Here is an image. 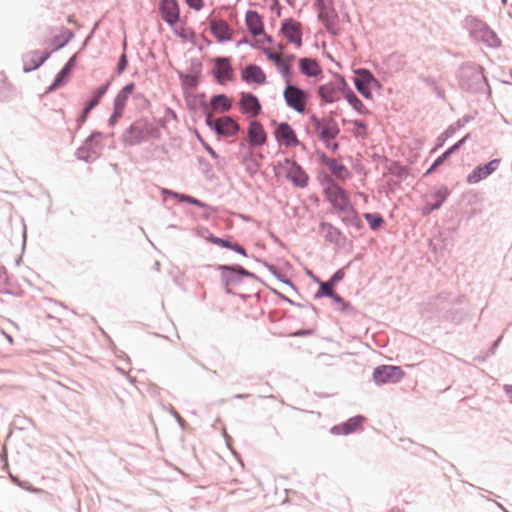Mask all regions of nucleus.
<instances>
[{
    "instance_id": "48",
    "label": "nucleus",
    "mask_w": 512,
    "mask_h": 512,
    "mask_svg": "<svg viewBox=\"0 0 512 512\" xmlns=\"http://www.w3.org/2000/svg\"><path fill=\"white\" fill-rule=\"evenodd\" d=\"M42 62H43V59H42L40 62L36 63L33 67L26 68L25 70H31V69H33V68H36V67H38Z\"/></svg>"
},
{
    "instance_id": "23",
    "label": "nucleus",
    "mask_w": 512,
    "mask_h": 512,
    "mask_svg": "<svg viewBox=\"0 0 512 512\" xmlns=\"http://www.w3.org/2000/svg\"><path fill=\"white\" fill-rule=\"evenodd\" d=\"M109 87V83L104 84L103 86L97 88L95 91H93L91 99L87 103L86 107L83 110V113L81 115V122H84L90 113V111L99 104L101 98L104 96V94L107 92V89Z\"/></svg>"
},
{
    "instance_id": "12",
    "label": "nucleus",
    "mask_w": 512,
    "mask_h": 512,
    "mask_svg": "<svg viewBox=\"0 0 512 512\" xmlns=\"http://www.w3.org/2000/svg\"><path fill=\"white\" fill-rule=\"evenodd\" d=\"M500 162H501L500 159H493L485 165L477 166L467 176V182L470 184H476V183L480 182L481 180L486 179L489 175H491L493 172H495L498 169Z\"/></svg>"
},
{
    "instance_id": "31",
    "label": "nucleus",
    "mask_w": 512,
    "mask_h": 512,
    "mask_svg": "<svg viewBox=\"0 0 512 512\" xmlns=\"http://www.w3.org/2000/svg\"><path fill=\"white\" fill-rule=\"evenodd\" d=\"M465 138L458 141L456 144H454L452 147H450L447 151H445L440 157H438L431 168L427 171V173L432 172L435 170L438 166H440L455 150H457L461 144L464 142Z\"/></svg>"
},
{
    "instance_id": "27",
    "label": "nucleus",
    "mask_w": 512,
    "mask_h": 512,
    "mask_svg": "<svg viewBox=\"0 0 512 512\" xmlns=\"http://www.w3.org/2000/svg\"><path fill=\"white\" fill-rule=\"evenodd\" d=\"M259 490V482L252 479L246 486H240L237 489L233 490L232 493H240L245 494L244 500L249 501L256 497L257 492Z\"/></svg>"
},
{
    "instance_id": "11",
    "label": "nucleus",
    "mask_w": 512,
    "mask_h": 512,
    "mask_svg": "<svg viewBox=\"0 0 512 512\" xmlns=\"http://www.w3.org/2000/svg\"><path fill=\"white\" fill-rule=\"evenodd\" d=\"M281 31L288 42L294 44L297 48L301 47L302 31L299 22L288 19L282 24Z\"/></svg>"
},
{
    "instance_id": "15",
    "label": "nucleus",
    "mask_w": 512,
    "mask_h": 512,
    "mask_svg": "<svg viewBox=\"0 0 512 512\" xmlns=\"http://www.w3.org/2000/svg\"><path fill=\"white\" fill-rule=\"evenodd\" d=\"M248 141L253 146H262L267 142V133L258 121H251L248 127Z\"/></svg>"
},
{
    "instance_id": "24",
    "label": "nucleus",
    "mask_w": 512,
    "mask_h": 512,
    "mask_svg": "<svg viewBox=\"0 0 512 512\" xmlns=\"http://www.w3.org/2000/svg\"><path fill=\"white\" fill-rule=\"evenodd\" d=\"M210 105L214 112H227L232 107V100L224 94H219L211 98Z\"/></svg>"
},
{
    "instance_id": "17",
    "label": "nucleus",
    "mask_w": 512,
    "mask_h": 512,
    "mask_svg": "<svg viewBox=\"0 0 512 512\" xmlns=\"http://www.w3.org/2000/svg\"><path fill=\"white\" fill-rule=\"evenodd\" d=\"M358 77L355 78V87L356 89L365 97V98H371V90L369 87V83L374 80L373 75L365 70H359L357 72Z\"/></svg>"
},
{
    "instance_id": "37",
    "label": "nucleus",
    "mask_w": 512,
    "mask_h": 512,
    "mask_svg": "<svg viewBox=\"0 0 512 512\" xmlns=\"http://www.w3.org/2000/svg\"><path fill=\"white\" fill-rule=\"evenodd\" d=\"M337 304L338 309L342 312H351L353 310L352 305L349 302H345L341 297V301H334Z\"/></svg>"
},
{
    "instance_id": "10",
    "label": "nucleus",
    "mask_w": 512,
    "mask_h": 512,
    "mask_svg": "<svg viewBox=\"0 0 512 512\" xmlns=\"http://www.w3.org/2000/svg\"><path fill=\"white\" fill-rule=\"evenodd\" d=\"M404 372L400 367L382 365L373 372V379L378 384L395 383L404 377Z\"/></svg>"
},
{
    "instance_id": "4",
    "label": "nucleus",
    "mask_w": 512,
    "mask_h": 512,
    "mask_svg": "<svg viewBox=\"0 0 512 512\" xmlns=\"http://www.w3.org/2000/svg\"><path fill=\"white\" fill-rule=\"evenodd\" d=\"M206 123L213 128L216 133L224 137H232L236 135L240 129L239 124L229 116H223L213 119L211 113L206 115Z\"/></svg>"
},
{
    "instance_id": "14",
    "label": "nucleus",
    "mask_w": 512,
    "mask_h": 512,
    "mask_svg": "<svg viewBox=\"0 0 512 512\" xmlns=\"http://www.w3.org/2000/svg\"><path fill=\"white\" fill-rule=\"evenodd\" d=\"M210 31L219 42L231 40L232 29L228 23L220 19H210Z\"/></svg>"
},
{
    "instance_id": "3",
    "label": "nucleus",
    "mask_w": 512,
    "mask_h": 512,
    "mask_svg": "<svg viewBox=\"0 0 512 512\" xmlns=\"http://www.w3.org/2000/svg\"><path fill=\"white\" fill-rule=\"evenodd\" d=\"M346 86V81L339 77L326 84L320 85L317 89V95L324 103H334L343 97Z\"/></svg>"
},
{
    "instance_id": "30",
    "label": "nucleus",
    "mask_w": 512,
    "mask_h": 512,
    "mask_svg": "<svg viewBox=\"0 0 512 512\" xmlns=\"http://www.w3.org/2000/svg\"><path fill=\"white\" fill-rule=\"evenodd\" d=\"M448 195H449V190L447 187L439 188L434 194V198L436 201L435 204H433L431 207H427L425 209V213L428 214L431 211L438 209L441 206V204L445 201V199L447 198Z\"/></svg>"
},
{
    "instance_id": "42",
    "label": "nucleus",
    "mask_w": 512,
    "mask_h": 512,
    "mask_svg": "<svg viewBox=\"0 0 512 512\" xmlns=\"http://www.w3.org/2000/svg\"><path fill=\"white\" fill-rule=\"evenodd\" d=\"M325 3H326V0H317V5L320 9V13H319V17L321 19L324 18V8H325Z\"/></svg>"
},
{
    "instance_id": "25",
    "label": "nucleus",
    "mask_w": 512,
    "mask_h": 512,
    "mask_svg": "<svg viewBox=\"0 0 512 512\" xmlns=\"http://www.w3.org/2000/svg\"><path fill=\"white\" fill-rule=\"evenodd\" d=\"M206 240L212 244L221 246L223 248L231 249L241 255H244V256L246 255L245 249L237 243H232L226 239H222V238L216 237L214 235L207 236Z\"/></svg>"
},
{
    "instance_id": "34",
    "label": "nucleus",
    "mask_w": 512,
    "mask_h": 512,
    "mask_svg": "<svg viewBox=\"0 0 512 512\" xmlns=\"http://www.w3.org/2000/svg\"><path fill=\"white\" fill-rule=\"evenodd\" d=\"M365 220L370 225L371 229L376 230L381 227L384 223V220L381 216L371 213H366L364 215Z\"/></svg>"
},
{
    "instance_id": "20",
    "label": "nucleus",
    "mask_w": 512,
    "mask_h": 512,
    "mask_svg": "<svg viewBox=\"0 0 512 512\" xmlns=\"http://www.w3.org/2000/svg\"><path fill=\"white\" fill-rule=\"evenodd\" d=\"M246 26L253 36H259L264 32L261 16L256 11H248L245 17Z\"/></svg>"
},
{
    "instance_id": "28",
    "label": "nucleus",
    "mask_w": 512,
    "mask_h": 512,
    "mask_svg": "<svg viewBox=\"0 0 512 512\" xmlns=\"http://www.w3.org/2000/svg\"><path fill=\"white\" fill-rule=\"evenodd\" d=\"M146 126L141 121L135 122L129 129L130 143L135 144L146 137Z\"/></svg>"
},
{
    "instance_id": "46",
    "label": "nucleus",
    "mask_w": 512,
    "mask_h": 512,
    "mask_svg": "<svg viewBox=\"0 0 512 512\" xmlns=\"http://www.w3.org/2000/svg\"><path fill=\"white\" fill-rule=\"evenodd\" d=\"M3 334L5 335V337L8 340V342L10 344H13V342H14L13 338L10 335L6 334L5 332H3Z\"/></svg>"
},
{
    "instance_id": "26",
    "label": "nucleus",
    "mask_w": 512,
    "mask_h": 512,
    "mask_svg": "<svg viewBox=\"0 0 512 512\" xmlns=\"http://www.w3.org/2000/svg\"><path fill=\"white\" fill-rule=\"evenodd\" d=\"M265 54L268 60L275 63L280 72L283 75H287L289 73V61L284 59V56L281 52H272L270 50H265Z\"/></svg>"
},
{
    "instance_id": "35",
    "label": "nucleus",
    "mask_w": 512,
    "mask_h": 512,
    "mask_svg": "<svg viewBox=\"0 0 512 512\" xmlns=\"http://www.w3.org/2000/svg\"><path fill=\"white\" fill-rule=\"evenodd\" d=\"M351 124L354 125L353 134L357 137L365 138L367 135V127L366 125L358 120L350 121Z\"/></svg>"
},
{
    "instance_id": "7",
    "label": "nucleus",
    "mask_w": 512,
    "mask_h": 512,
    "mask_svg": "<svg viewBox=\"0 0 512 512\" xmlns=\"http://www.w3.org/2000/svg\"><path fill=\"white\" fill-rule=\"evenodd\" d=\"M273 134L279 145L286 148H294L301 144L295 130L287 122L277 124Z\"/></svg>"
},
{
    "instance_id": "5",
    "label": "nucleus",
    "mask_w": 512,
    "mask_h": 512,
    "mask_svg": "<svg viewBox=\"0 0 512 512\" xmlns=\"http://www.w3.org/2000/svg\"><path fill=\"white\" fill-rule=\"evenodd\" d=\"M326 196L333 207L346 214L352 211V205L346 192L337 184L332 183L326 189Z\"/></svg>"
},
{
    "instance_id": "33",
    "label": "nucleus",
    "mask_w": 512,
    "mask_h": 512,
    "mask_svg": "<svg viewBox=\"0 0 512 512\" xmlns=\"http://www.w3.org/2000/svg\"><path fill=\"white\" fill-rule=\"evenodd\" d=\"M10 91L11 84L9 83L7 77L0 75V101L7 99Z\"/></svg>"
},
{
    "instance_id": "2",
    "label": "nucleus",
    "mask_w": 512,
    "mask_h": 512,
    "mask_svg": "<svg viewBox=\"0 0 512 512\" xmlns=\"http://www.w3.org/2000/svg\"><path fill=\"white\" fill-rule=\"evenodd\" d=\"M310 123L320 140L330 142L339 134L337 123L332 118L322 119L316 114L309 117Z\"/></svg>"
},
{
    "instance_id": "13",
    "label": "nucleus",
    "mask_w": 512,
    "mask_h": 512,
    "mask_svg": "<svg viewBox=\"0 0 512 512\" xmlns=\"http://www.w3.org/2000/svg\"><path fill=\"white\" fill-rule=\"evenodd\" d=\"M213 75L221 84L232 80L233 69L230 60L225 57H218L214 60Z\"/></svg>"
},
{
    "instance_id": "44",
    "label": "nucleus",
    "mask_w": 512,
    "mask_h": 512,
    "mask_svg": "<svg viewBox=\"0 0 512 512\" xmlns=\"http://www.w3.org/2000/svg\"><path fill=\"white\" fill-rule=\"evenodd\" d=\"M505 391H506L507 394L512 396V386L511 385H506L505 386Z\"/></svg>"
},
{
    "instance_id": "16",
    "label": "nucleus",
    "mask_w": 512,
    "mask_h": 512,
    "mask_svg": "<svg viewBox=\"0 0 512 512\" xmlns=\"http://www.w3.org/2000/svg\"><path fill=\"white\" fill-rule=\"evenodd\" d=\"M364 418L362 416H355L348 419L345 423L336 425L331 429L335 435H348L361 429Z\"/></svg>"
},
{
    "instance_id": "40",
    "label": "nucleus",
    "mask_w": 512,
    "mask_h": 512,
    "mask_svg": "<svg viewBox=\"0 0 512 512\" xmlns=\"http://www.w3.org/2000/svg\"><path fill=\"white\" fill-rule=\"evenodd\" d=\"M201 142L203 144L204 149L209 153V155L212 158L217 159L218 154L215 152V150L211 146H209L207 143H205L203 140H201Z\"/></svg>"
},
{
    "instance_id": "19",
    "label": "nucleus",
    "mask_w": 512,
    "mask_h": 512,
    "mask_svg": "<svg viewBox=\"0 0 512 512\" xmlns=\"http://www.w3.org/2000/svg\"><path fill=\"white\" fill-rule=\"evenodd\" d=\"M242 79L247 83L263 84L266 81V75L263 70L256 65H248L241 73Z\"/></svg>"
},
{
    "instance_id": "47",
    "label": "nucleus",
    "mask_w": 512,
    "mask_h": 512,
    "mask_svg": "<svg viewBox=\"0 0 512 512\" xmlns=\"http://www.w3.org/2000/svg\"><path fill=\"white\" fill-rule=\"evenodd\" d=\"M68 70H69V67L66 66L65 68L62 69L61 73H60V76H64L66 73H68Z\"/></svg>"
},
{
    "instance_id": "18",
    "label": "nucleus",
    "mask_w": 512,
    "mask_h": 512,
    "mask_svg": "<svg viewBox=\"0 0 512 512\" xmlns=\"http://www.w3.org/2000/svg\"><path fill=\"white\" fill-rule=\"evenodd\" d=\"M242 112L255 117L259 114L261 105L256 96L250 93L243 94L240 100Z\"/></svg>"
},
{
    "instance_id": "38",
    "label": "nucleus",
    "mask_w": 512,
    "mask_h": 512,
    "mask_svg": "<svg viewBox=\"0 0 512 512\" xmlns=\"http://www.w3.org/2000/svg\"><path fill=\"white\" fill-rule=\"evenodd\" d=\"M127 63L128 61L126 54H122L117 65L118 73H122L125 70Z\"/></svg>"
},
{
    "instance_id": "32",
    "label": "nucleus",
    "mask_w": 512,
    "mask_h": 512,
    "mask_svg": "<svg viewBox=\"0 0 512 512\" xmlns=\"http://www.w3.org/2000/svg\"><path fill=\"white\" fill-rule=\"evenodd\" d=\"M334 285L330 282H322L320 285V292L324 296L330 297L333 301H341V297L333 290Z\"/></svg>"
},
{
    "instance_id": "49",
    "label": "nucleus",
    "mask_w": 512,
    "mask_h": 512,
    "mask_svg": "<svg viewBox=\"0 0 512 512\" xmlns=\"http://www.w3.org/2000/svg\"><path fill=\"white\" fill-rule=\"evenodd\" d=\"M502 3L505 5L507 3V0H502Z\"/></svg>"
},
{
    "instance_id": "43",
    "label": "nucleus",
    "mask_w": 512,
    "mask_h": 512,
    "mask_svg": "<svg viewBox=\"0 0 512 512\" xmlns=\"http://www.w3.org/2000/svg\"><path fill=\"white\" fill-rule=\"evenodd\" d=\"M294 58H295V56H294V55L284 56V59H285V60H287V61H289V69L291 68V65H292V63H293V61H294Z\"/></svg>"
},
{
    "instance_id": "8",
    "label": "nucleus",
    "mask_w": 512,
    "mask_h": 512,
    "mask_svg": "<svg viewBox=\"0 0 512 512\" xmlns=\"http://www.w3.org/2000/svg\"><path fill=\"white\" fill-rule=\"evenodd\" d=\"M286 177L294 186L305 188L308 185L309 177L306 172L294 160L285 159L282 163Z\"/></svg>"
},
{
    "instance_id": "29",
    "label": "nucleus",
    "mask_w": 512,
    "mask_h": 512,
    "mask_svg": "<svg viewBox=\"0 0 512 512\" xmlns=\"http://www.w3.org/2000/svg\"><path fill=\"white\" fill-rule=\"evenodd\" d=\"M343 97L347 100V102L359 113L365 114L367 109L363 102L355 95V93L346 86Z\"/></svg>"
},
{
    "instance_id": "36",
    "label": "nucleus",
    "mask_w": 512,
    "mask_h": 512,
    "mask_svg": "<svg viewBox=\"0 0 512 512\" xmlns=\"http://www.w3.org/2000/svg\"><path fill=\"white\" fill-rule=\"evenodd\" d=\"M189 8L200 11L204 7V0H185Z\"/></svg>"
},
{
    "instance_id": "22",
    "label": "nucleus",
    "mask_w": 512,
    "mask_h": 512,
    "mask_svg": "<svg viewBox=\"0 0 512 512\" xmlns=\"http://www.w3.org/2000/svg\"><path fill=\"white\" fill-rule=\"evenodd\" d=\"M323 163L337 179L345 181L350 178L351 175L348 169L337 160L324 157Z\"/></svg>"
},
{
    "instance_id": "45",
    "label": "nucleus",
    "mask_w": 512,
    "mask_h": 512,
    "mask_svg": "<svg viewBox=\"0 0 512 512\" xmlns=\"http://www.w3.org/2000/svg\"><path fill=\"white\" fill-rule=\"evenodd\" d=\"M69 37H70V34L65 38L64 42H62V43H57V44L55 45V47H56V48H60V47H62V46L64 45V43L68 41Z\"/></svg>"
},
{
    "instance_id": "39",
    "label": "nucleus",
    "mask_w": 512,
    "mask_h": 512,
    "mask_svg": "<svg viewBox=\"0 0 512 512\" xmlns=\"http://www.w3.org/2000/svg\"><path fill=\"white\" fill-rule=\"evenodd\" d=\"M344 277V271L343 270H338L334 273V275L331 277V279L329 280L333 285H335L337 282H339L340 280H342Z\"/></svg>"
},
{
    "instance_id": "41",
    "label": "nucleus",
    "mask_w": 512,
    "mask_h": 512,
    "mask_svg": "<svg viewBox=\"0 0 512 512\" xmlns=\"http://www.w3.org/2000/svg\"><path fill=\"white\" fill-rule=\"evenodd\" d=\"M174 196L176 198H178L180 201L190 202V203H193V204H197L198 203V201L196 199H193L190 196L179 195V194H174Z\"/></svg>"
},
{
    "instance_id": "21",
    "label": "nucleus",
    "mask_w": 512,
    "mask_h": 512,
    "mask_svg": "<svg viewBox=\"0 0 512 512\" xmlns=\"http://www.w3.org/2000/svg\"><path fill=\"white\" fill-rule=\"evenodd\" d=\"M299 70L307 77H317L322 74V68L319 63L312 58H301L299 60Z\"/></svg>"
},
{
    "instance_id": "1",
    "label": "nucleus",
    "mask_w": 512,
    "mask_h": 512,
    "mask_svg": "<svg viewBox=\"0 0 512 512\" xmlns=\"http://www.w3.org/2000/svg\"><path fill=\"white\" fill-rule=\"evenodd\" d=\"M283 97L286 105L292 110L300 114L306 111L309 101L308 92L295 85L288 84L283 91Z\"/></svg>"
},
{
    "instance_id": "6",
    "label": "nucleus",
    "mask_w": 512,
    "mask_h": 512,
    "mask_svg": "<svg viewBox=\"0 0 512 512\" xmlns=\"http://www.w3.org/2000/svg\"><path fill=\"white\" fill-rule=\"evenodd\" d=\"M135 89L134 83H129L124 86L116 95L113 103V113L109 118V125L114 126L123 116L124 109L126 107L127 101L132 95Z\"/></svg>"
},
{
    "instance_id": "9",
    "label": "nucleus",
    "mask_w": 512,
    "mask_h": 512,
    "mask_svg": "<svg viewBox=\"0 0 512 512\" xmlns=\"http://www.w3.org/2000/svg\"><path fill=\"white\" fill-rule=\"evenodd\" d=\"M161 19L171 28L180 20V7L177 0H160L158 6Z\"/></svg>"
}]
</instances>
